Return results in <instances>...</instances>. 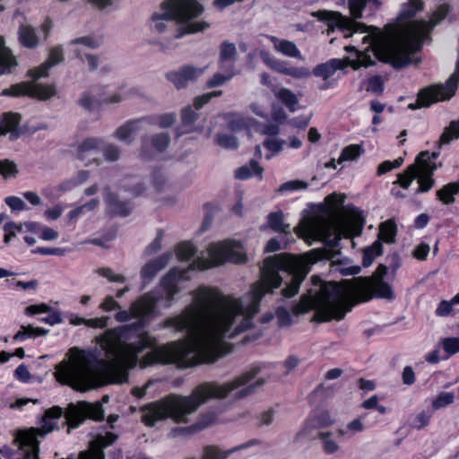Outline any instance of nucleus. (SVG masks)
I'll return each mask as SVG.
<instances>
[{
	"label": "nucleus",
	"mask_w": 459,
	"mask_h": 459,
	"mask_svg": "<svg viewBox=\"0 0 459 459\" xmlns=\"http://www.w3.org/2000/svg\"><path fill=\"white\" fill-rule=\"evenodd\" d=\"M146 125L143 117L130 120L126 122L125 125L119 126L114 135L117 137L119 141L125 142L126 143H131L133 141V135L142 130H145Z\"/></svg>",
	"instance_id": "4be33fe9"
},
{
	"label": "nucleus",
	"mask_w": 459,
	"mask_h": 459,
	"mask_svg": "<svg viewBox=\"0 0 459 459\" xmlns=\"http://www.w3.org/2000/svg\"><path fill=\"white\" fill-rule=\"evenodd\" d=\"M209 259L197 258L190 265L191 269L204 270L212 266H217L225 262L242 264L246 262V255L241 252V247L238 242L225 240L222 242L210 245L208 248Z\"/></svg>",
	"instance_id": "0eeeda50"
},
{
	"label": "nucleus",
	"mask_w": 459,
	"mask_h": 459,
	"mask_svg": "<svg viewBox=\"0 0 459 459\" xmlns=\"http://www.w3.org/2000/svg\"><path fill=\"white\" fill-rule=\"evenodd\" d=\"M442 344L444 350L450 354H455L459 351L458 338H446L443 340Z\"/></svg>",
	"instance_id": "e2e57ef3"
},
{
	"label": "nucleus",
	"mask_w": 459,
	"mask_h": 459,
	"mask_svg": "<svg viewBox=\"0 0 459 459\" xmlns=\"http://www.w3.org/2000/svg\"><path fill=\"white\" fill-rule=\"evenodd\" d=\"M403 162V158H398L394 161L386 160L382 162L377 169V173L379 175L385 174L394 169L399 168Z\"/></svg>",
	"instance_id": "6e6d98bb"
},
{
	"label": "nucleus",
	"mask_w": 459,
	"mask_h": 459,
	"mask_svg": "<svg viewBox=\"0 0 459 459\" xmlns=\"http://www.w3.org/2000/svg\"><path fill=\"white\" fill-rule=\"evenodd\" d=\"M393 299L394 294L391 286L381 279L358 277L345 280L341 283L326 282L312 293L301 296L293 307L296 314L315 311V319L328 322L342 320L354 304L368 301L373 297Z\"/></svg>",
	"instance_id": "f03ea898"
},
{
	"label": "nucleus",
	"mask_w": 459,
	"mask_h": 459,
	"mask_svg": "<svg viewBox=\"0 0 459 459\" xmlns=\"http://www.w3.org/2000/svg\"><path fill=\"white\" fill-rule=\"evenodd\" d=\"M204 11V7L196 0H169L162 4L161 13H155L152 19L155 22V29L158 32L164 31L166 25L163 21H177L182 24L178 30L177 38L185 34H194L204 31L209 28L206 22H191L198 17Z\"/></svg>",
	"instance_id": "423d86ee"
},
{
	"label": "nucleus",
	"mask_w": 459,
	"mask_h": 459,
	"mask_svg": "<svg viewBox=\"0 0 459 459\" xmlns=\"http://www.w3.org/2000/svg\"><path fill=\"white\" fill-rule=\"evenodd\" d=\"M29 92V86L26 82L18 83L15 85H13L9 89H5L3 91V95H9L13 97H19L22 95H27Z\"/></svg>",
	"instance_id": "09e8293b"
},
{
	"label": "nucleus",
	"mask_w": 459,
	"mask_h": 459,
	"mask_svg": "<svg viewBox=\"0 0 459 459\" xmlns=\"http://www.w3.org/2000/svg\"><path fill=\"white\" fill-rule=\"evenodd\" d=\"M215 141L217 144L225 148H236L238 145L236 137L230 134H219Z\"/></svg>",
	"instance_id": "5fc2aeb1"
},
{
	"label": "nucleus",
	"mask_w": 459,
	"mask_h": 459,
	"mask_svg": "<svg viewBox=\"0 0 459 459\" xmlns=\"http://www.w3.org/2000/svg\"><path fill=\"white\" fill-rule=\"evenodd\" d=\"M216 421V414L212 411L202 414L198 420L186 428L177 429L175 431H178L180 434H194L200 430H203L209 426L212 425Z\"/></svg>",
	"instance_id": "a878e982"
},
{
	"label": "nucleus",
	"mask_w": 459,
	"mask_h": 459,
	"mask_svg": "<svg viewBox=\"0 0 459 459\" xmlns=\"http://www.w3.org/2000/svg\"><path fill=\"white\" fill-rule=\"evenodd\" d=\"M117 438V435L108 432L106 435L99 434L90 443V448L79 454L78 459H105L103 449L111 446Z\"/></svg>",
	"instance_id": "dca6fc26"
},
{
	"label": "nucleus",
	"mask_w": 459,
	"mask_h": 459,
	"mask_svg": "<svg viewBox=\"0 0 459 459\" xmlns=\"http://www.w3.org/2000/svg\"><path fill=\"white\" fill-rule=\"evenodd\" d=\"M195 247L190 243H182L178 248V255L181 260H189L195 256Z\"/></svg>",
	"instance_id": "8fccbe9b"
},
{
	"label": "nucleus",
	"mask_w": 459,
	"mask_h": 459,
	"mask_svg": "<svg viewBox=\"0 0 459 459\" xmlns=\"http://www.w3.org/2000/svg\"><path fill=\"white\" fill-rule=\"evenodd\" d=\"M234 74L232 72L229 73L226 75L221 74H215L207 82V86L210 88L222 85L227 81H230L233 77Z\"/></svg>",
	"instance_id": "4d7b16f0"
},
{
	"label": "nucleus",
	"mask_w": 459,
	"mask_h": 459,
	"mask_svg": "<svg viewBox=\"0 0 459 459\" xmlns=\"http://www.w3.org/2000/svg\"><path fill=\"white\" fill-rule=\"evenodd\" d=\"M307 187V184L301 180H291L283 183L280 188L279 192H285V191H293L298 189H305Z\"/></svg>",
	"instance_id": "13d9d810"
},
{
	"label": "nucleus",
	"mask_w": 459,
	"mask_h": 459,
	"mask_svg": "<svg viewBox=\"0 0 459 459\" xmlns=\"http://www.w3.org/2000/svg\"><path fill=\"white\" fill-rule=\"evenodd\" d=\"M423 6L424 4L421 0H409L407 3L402 5L401 13L397 18L398 22H400L398 26L388 24L385 27L384 30H380L379 28L377 29L382 32H387L389 30H398L401 27L407 24H402L403 22L414 17L419 12L423 10Z\"/></svg>",
	"instance_id": "aec40b11"
},
{
	"label": "nucleus",
	"mask_w": 459,
	"mask_h": 459,
	"mask_svg": "<svg viewBox=\"0 0 459 459\" xmlns=\"http://www.w3.org/2000/svg\"><path fill=\"white\" fill-rule=\"evenodd\" d=\"M103 145V139L99 137H89L84 139L77 147V157L86 165L91 163L100 164V160L97 157L98 152Z\"/></svg>",
	"instance_id": "a211bd4d"
},
{
	"label": "nucleus",
	"mask_w": 459,
	"mask_h": 459,
	"mask_svg": "<svg viewBox=\"0 0 459 459\" xmlns=\"http://www.w3.org/2000/svg\"><path fill=\"white\" fill-rule=\"evenodd\" d=\"M429 249L430 248L428 244L421 243L414 249L412 255L419 260H425L429 252Z\"/></svg>",
	"instance_id": "774afa93"
},
{
	"label": "nucleus",
	"mask_w": 459,
	"mask_h": 459,
	"mask_svg": "<svg viewBox=\"0 0 459 459\" xmlns=\"http://www.w3.org/2000/svg\"><path fill=\"white\" fill-rule=\"evenodd\" d=\"M99 101L95 96L89 92H84L82 94L80 99L78 100V105L82 107L83 109L87 111H93L98 106Z\"/></svg>",
	"instance_id": "37998d69"
},
{
	"label": "nucleus",
	"mask_w": 459,
	"mask_h": 459,
	"mask_svg": "<svg viewBox=\"0 0 459 459\" xmlns=\"http://www.w3.org/2000/svg\"><path fill=\"white\" fill-rule=\"evenodd\" d=\"M458 303L459 293L456 296H455L450 301H441L436 310V314L439 316H446L452 311L453 306Z\"/></svg>",
	"instance_id": "49530a36"
},
{
	"label": "nucleus",
	"mask_w": 459,
	"mask_h": 459,
	"mask_svg": "<svg viewBox=\"0 0 459 459\" xmlns=\"http://www.w3.org/2000/svg\"><path fill=\"white\" fill-rule=\"evenodd\" d=\"M459 192V183H452L443 186L437 192V195L440 201L446 204L455 202L454 195Z\"/></svg>",
	"instance_id": "c9c22d12"
},
{
	"label": "nucleus",
	"mask_w": 459,
	"mask_h": 459,
	"mask_svg": "<svg viewBox=\"0 0 459 459\" xmlns=\"http://www.w3.org/2000/svg\"><path fill=\"white\" fill-rule=\"evenodd\" d=\"M275 316L280 326L290 325L291 322V316L290 312L284 307H278Z\"/></svg>",
	"instance_id": "052dcab7"
},
{
	"label": "nucleus",
	"mask_w": 459,
	"mask_h": 459,
	"mask_svg": "<svg viewBox=\"0 0 459 459\" xmlns=\"http://www.w3.org/2000/svg\"><path fill=\"white\" fill-rule=\"evenodd\" d=\"M429 152H420L415 163L409 166L403 173L398 174V180L394 184L400 185L403 188L407 189L411 182L418 178L419 187L417 193L427 192L434 186V179L431 175L437 169L436 164L429 161Z\"/></svg>",
	"instance_id": "6e6552de"
},
{
	"label": "nucleus",
	"mask_w": 459,
	"mask_h": 459,
	"mask_svg": "<svg viewBox=\"0 0 459 459\" xmlns=\"http://www.w3.org/2000/svg\"><path fill=\"white\" fill-rule=\"evenodd\" d=\"M396 225L394 221L388 220L379 226L378 239H377L370 247L364 249L363 266H369L377 256L383 253L382 241L387 244H393L395 241Z\"/></svg>",
	"instance_id": "f8f14e48"
},
{
	"label": "nucleus",
	"mask_w": 459,
	"mask_h": 459,
	"mask_svg": "<svg viewBox=\"0 0 459 459\" xmlns=\"http://www.w3.org/2000/svg\"><path fill=\"white\" fill-rule=\"evenodd\" d=\"M105 411L100 403H89L85 401L77 403H69L65 412V424L71 428L79 427L85 419L89 418L96 421L104 419Z\"/></svg>",
	"instance_id": "1a4fd4ad"
},
{
	"label": "nucleus",
	"mask_w": 459,
	"mask_h": 459,
	"mask_svg": "<svg viewBox=\"0 0 459 459\" xmlns=\"http://www.w3.org/2000/svg\"><path fill=\"white\" fill-rule=\"evenodd\" d=\"M15 173L16 167L13 162L6 160L0 161V174L4 178L13 176Z\"/></svg>",
	"instance_id": "69168bd1"
},
{
	"label": "nucleus",
	"mask_w": 459,
	"mask_h": 459,
	"mask_svg": "<svg viewBox=\"0 0 459 459\" xmlns=\"http://www.w3.org/2000/svg\"><path fill=\"white\" fill-rule=\"evenodd\" d=\"M97 273L100 276L107 278L109 281L112 282H120L123 283L126 281V277L122 274L115 273L110 268L102 267L97 270Z\"/></svg>",
	"instance_id": "3c124183"
},
{
	"label": "nucleus",
	"mask_w": 459,
	"mask_h": 459,
	"mask_svg": "<svg viewBox=\"0 0 459 459\" xmlns=\"http://www.w3.org/2000/svg\"><path fill=\"white\" fill-rule=\"evenodd\" d=\"M203 72L204 70L201 68L185 65L177 71L168 73L166 77L178 90H180L195 82Z\"/></svg>",
	"instance_id": "f3484780"
},
{
	"label": "nucleus",
	"mask_w": 459,
	"mask_h": 459,
	"mask_svg": "<svg viewBox=\"0 0 459 459\" xmlns=\"http://www.w3.org/2000/svg\"><path fill=\"white\" fill-rule=\"evenodd\" d=\"M13 444L17 450L4 452L7 459H28L29 458V430L19 429L14 433Z\"/></svg>",
	"instance_id": "412c9836"
},
{
	"label": "nucleus",
	"mask_w": 459,
	"mask_h": 459,
	"mask_svg": "<svg viewBox=\"0 0 459 459\" xmlns=\"http://www.w3.org/2000/svg\"><path fill=\"white\" fill-rule=\"evenodd\" d=\"M64 59L62 48L58 46L54 47L49 50L48 56L44 63L52 68L53 66L61 64Z\"/></svg>",
	"instance_id": "c03bdc74"
},
{
	"label": "nucleus",
	"mask_w": 459,
	"mask_h": 459,
	"mask_svg": "<svg viewBox=\"0 0 459 459\" xmlns=\"http://www.w3.org/2000/svg\"><path fill=\"white\" fill-rule=\"evenodd\" d=\"M348 59H331L326 63L320 64L316 65L313 70V74L315 76L320 77L325 81V83L320 87L321 90H326L330 87L331 83L328 82V79L333 75V74L340 69L344 68L348 65Z\"/></svg>",
	"instance_id": "6ab92c4d"
},
{
	"label": "nucleus",
	"mask_w": 459,
	"mask_h": 459,
	"mask_svg": "<svg viewBox=\"0 0 459 459\" xmlns=\"http://www.w3.org/2000/svg\"><path fill=\"white\" fill-rule=\"evenodd\" d=\"M30 231L38 235V237L45 241H52L58 238L59 233L57 230L43 226L39 223H30Z\"/></svg>",
	"instance_id": "473e14b6"
},
{
	"label": "nucleus",
	"mask_w": 459,
	"mask_h": 459,
	"mask_svg": "<svg viewBox=\"0 0 459 459\" xmlns=\"http://www.w3.org/2000/svg\"><path fill=\"white\" fill-rule=\"evenodd\" d=\"M459 137V119L454 120L446 127L439 139V144H447Z\"/></svg>",
	"instance_id": "58836bf2"
},
{
	"label": "nucleus",
	"mask_w": 459,
	"mask_h": 459,
	"mask_svg": "<svg viewBox=\"0 0 459 459\" xmlns=\"http://www.w3.org/2000/svg\"><path fill=\"white\" fill-rule=\"evenodd\" d=\"M143 119L146 128L153 125H158L160 128H169L174 125L176 117L173 114H164L160 116L144 117Z\"/></svg>",
	"instance_id": "7c9ffc66"
},
{
	"label": "nucleus",
	"mask_w": 459,
	"mask_h": 459,
	"mask_svg": "<svg viewBox=\"0 0 459 459\" xmlns=\"http://www.w3.org/2000/svg\"><path fill=\"white\" fill-rule=\"evenodd\" d=\"M368 91L381 92L383 91V82L380 76H373L368 80Z\"/></svg>",
	"instance_id": "0e129e2a"
},
{
	"label": "nucleus",
	"mask_w": 459,
	"mask_h": 459,
	"mask_svg": "<svg viewBox=\"0 0 459 459\" xmlns=\"http://www.w3.org/2000/svg\"><path fill=\"white\" fill-rule=\"evenodd\" d=\"M364 223L361 212L355 208L348 211L342 223L324 216L304 218L294 228L295 233L309 244L322 240L327 247L316 248L299 256L282 253L265 258L260 280L243 298L200 288L193 303L182 314L167 318L163 324L164 327L185 333L187 340L158 345L156 338L143 331V324L138 321L104 333L100 345L108 360L72 348L69 359L64 360V385L86 391L104 383H124L127 381L126 369L137 363L141 368L170 363L192 367L215 361L225 339L252 326V317L258 312L262 299L281 286L283 278L280 272L290 278L281 295L291 298L298 293L310 265L323 259L339 261L341 251L337 247L341 238L359 235Z\"/></svg>",
	"instance_id": "f257e3e1"
},
{
	"label": "nucleus",
	"mask_w": 459,
	"mask_h": 459,
	"mask_svg": "<svg viewBox=\"0 0 459 459\" xmlns=\"http://www.w3.org/2000/svg\"><path fill=\"white\" fill-rule=\"evenodd\" d=\"M459 76V57L456 64L455 74L446 82L445 85L439 84L429 87L421 91L419 94L418 100L415 104H410L409 108L415 109L420 107H429L432 103L439 100L450 99L457 86V77Z\"/></svg>",
	"instance_id": "9d476101"
},
{
	"label": "nucleus",
	"mask_w": 459,
	"mask_h": 459,
	"mask_svg": "<svg viewBox=\"0 0 459 459\" xmlns=\"http://www.w3.org/2000/svg\"><path fill=\"white\" fill-rule=\"evenodd\" d=\"M275 96L289 108L290 111L293 112L295 110V106L298 104L299 100L290 90L282 88L275 93Z\"/></svg>",
	"instance_id": "e433bc0d"
},
{
	"label": "nucleus",
	"mask_w": 459,
	"mask_h": 459,
	"mask_svg": "<svg viewBox=\"0 0 459 459\" xmlns=\"http://www.w3.org/2000/svg\"><path fill=\"white\" fill-rule=\"evenodd\" d=\"M263 169L258 165L255 160H251L248 165L238 168L235 171V176L238 179H247L250 178L252 175H258L260 178L262 176Z\"/></svg>",
	"instance_id": "72a5a7b5"
},
{
	"label": "nucleus",
	"mask_w": 459,
	"mask_h": 459,
	"mask_svg": "<svg viewBox=\"0 0 459 459\" xmlns=\"http://www.w3.org/2000/svg\"><path fill=\"white\" fill-rule=\"evenodd\" d=\"M281 212H272L268 215V224L272 230L281 233H288L290 225L284 223Z\"/></svg>",
	"instance_id": "f704fd0d"
},
{
	"label": "nucleus",
	"mask_w": 459,
	"mask_h": 459,
	"mask_svg": "<svg viewBox=\"0 0 459 459\" xmlns=\"http://www.w3.org/2000/svg\"><path fill=\"white\" fill-rule=\"evenodd\" d=\"M316 437L321 440L322 447L325 454L333 455L340 450L339 444L333 438V432L319 431Z\"/></svg>",
	"instance_id": "c756f323"
},
{
	"label": "nucleus",
	"mask_w": 459,
	"mask_h": 459,
	"mask_svg": "<svg viewBox=\"0 0 459 459\" xmlns=\"http://www.w3.org/2000/svg\"><path fill=\"white\" fill-rule=\"evenodd\" d=\"M33 254H40L43 255H64L65 249L60 247H38L31 251Z\"/></svg>",
	"instance_id": "680f3d73"
},
{
	"label": "nucleus",
	"mask_w": 459,
	"mask_h": 459,
	"mask_svg": "<svg viewBox=\"0 0 459 459\" xmlns=\"http://www.w3.org/2000/svg\"><path fill=\"white\" fill-rule=\"evenodd\" d=\"M310 71L306 67H288L286 75H290L296 79H304L310 76Z\"/></svg>",
	"instance_id": "bf43d9fd"
},
{
	"label": "nucleus",
	"mask_w": 459,
	"mask_h": 459,
	"mask_svg": "<svg viewBox=\"0 0 459 459\" xmlns=\"http://www.w3.org/2000/svg\"><path fill=\"white\" fill-rule=\"evenodd\" d=\"M184 277V273L177 269L170 270L168 274L162 278L161 285L166 291L167 298L171 299L178 292L177 281Z\"/></svg>",
	"instance_id": "bb28decb"
},
{
	"label": "nucleus",
	"mask_w": 459,
	"mask_h": 459,
	"mask_svg": "<svg viewBox=\"0 0 459 459\" xmlns=\"http://www.w3.org/2000/svg\"><path fill=\"white\" fill-rule=\"evenodd\" d=\"M171 257L172 255L170 253H166L145 264L141 270V276L143 281L148 282L152 281L160 270L168 265Z\"/></svg>",
	"instance_id": "5701e85b"
},
{
	"label": "nucleus",
	"mask_w": 459,
	"mask_h": 459,
	"mask_svg": "<svg viewBox=\"0 0 459 459\" xmlns=\"http://www.w3.org/2000/svg\"><path fill=\"white\" fill-rule=\"evenodd\" d=\"M198 114L193 107L187 106L181 112L182 122L186 126H192L197 119Z\"/></svg>",
	"instance_id": "864d4df0"
},
{
	"label": "nucleus",
	"mask_w": 459,
	"mask_h": 459,
	"mask_svg": "<svg viewBox=\"0 0 459 459\" xmlns=\"http://www.w3.org/2000/svg\"><path fill=\"white\" fill-rule=\"evenodd\" d=\"M50 69L51 68L45 63L34 69H30V80L32 82H39L42 78H47L49 74Z\"/></svg>",
	"instance_id": "603ef678"
},
{
	"label": "nucleus",
	"mask_w": 459,
	"mask_h": 459,
	"mask_svg": "<svg viewBox=\"0 0 459 459\" xmlns=\"http://www.w3.org/2000/svg\"><path fill=\"white\" fill-rule=\"evenodd\" d=\"M454 394L452 393H441L432 402V407L434 410H439L444 408L454 402Z\"/></svg>",
	"instance_id": "de8ad7c7"
},
{
	"label": "nucleus",
	"mask_w": 459,
	"mask_h": 459,
	"mask_svg": "<svg viewBox=\"0 0 459 459\" xmlns=\"http://www.w3.org/2000/svg\"><path fill=\"white\" fill-rule=\"evenodd\" d=\"M170 143V135L167 132L145 135L142 138L141 156L149 160L157 152H164Z\"/></svg>",
	"instance_id": "2eb2a0df"
},
{
	"label": "nucleus",
	"mask_w": 459,
	"mask_h": 459,
	"mask_svg": "<svg viewBox=\"0 0 459 459\" xmlns=\"http://www.w3.org/2000/svg\"><path fill=\"white\" fill-rule=\"evenodd\" d=\"M17 65L15 57L9 48L4 46V39L0 36V74L9 72Z\"/></svg>",
	"instance_id": "c85d7f7f"
},
{
	"label": "nucleus",
	"mask_w": 459,
	"mask_h": 459,
	"mask_svg": "<svg viewBox=\"0 0 459 459\" xmlns=\"http://www.w3.org/2000/svg\"><path fill=\"white\" fill-rule=\"evenodd\" d=\"M335 419L327 410H317L313 411L305 421L302 429L297 434L296 439L301 437L316 438L314 432L317 429L332 426Z\"/></svg>",
	"instance_id": "ddd939ff"
},
{
	"label": "nucleus",
	"mask_w": 459,
	"mask_h": 459,
	"mask_svg": "<svg viewBox=\"0 0 459 459\" xmlns=\"http://www.w3.org/2000/svg\"><path fill=\"white\" fill-rule=\"evenodd\" d=\"M20 123V116L15 113H6L0 117V135L7 132L13 133Z\"/></svg>",
	"instance_id": "2f4dec72"
},
{
	"label": "nucleus",
	"mask_w": 459,
	"mask_h": 459,
	"mask_svg": "<svg viewBox=\"0 0 459 459\" xmlns=\"http://www.w3.org/2000/svg\"><path fill=\"white\" fill-rule=\"evenodd\" d=\"M237 49L234 43L224 41L220 47V62L223 64L227 61H235Z\"/></svg>",
	"instance_id": "ea45409f"
},
{
	"label": "nucleus",
	"mask_w": 459,
	"mask_h": 459,
	"mask_svg": "<svg viewBox=\"0 0 459 459\" xmlns=\"http://www.w3.org/2000/svg\"><path fill=\"white\" fill-rule=\"evenodd\" d=\"M269 39L273 42L274 49L282 55L290 57L302 58L300 52L294 42L287 39H279L274 36H270Z\"/></svg>",
	"instance_id": "cd10ccee"
},
{
	"label": "nucleus",
	"mask_w": 459,
	"mask_h": 459,
	"mask_svg": "<svg viewBox=\"0 0 459 459\" xmlns=\"http://www.w3.org/2000/svg\"><path fill=\"white\" fill-rule=\"evenodd\" d=\"M361 148L359 145L357 144H351L349 146H346L340 155V158L338 160L339 163H342L346 160H356L361 153Z\"/></svg>",
	"instance_id": "79ce46f5"
},
{
	"label": "nucleus",
	"mask_w": 459,
	"mask_h": 459,
	"mask_svg": "<svg viewBox=\"0 0 459 459\" xmlns=\"http://www.w3.org/2000/svg\"><path fill=\"white\" fill-rule=\"evenodd\" d=\"M5 203L13 211H21L25 208V203L19 197L10 196L5 199Z\"/></svg>",
	"instance_id": "338daca9"
},
{
	"label": "nucleus",
	"mask_w": 459,
	"mask_h": 459,
	"mask_svg": "<svg viewBox=\"0 0 459 459\" xmlns=\"http://www.w3.org/2000/svg\"><path fill=\"white\" fill-rule=\"evenodd\" d=\"M449 13L448 5L439 6L433 13L429 22L419 20L408 22L398 30L382 32L371 28L377 40V53L385 59L392 60V65L401 68L415 62L411 55L421 48L423 41L429 38L432 28L438 24Z\"/></svg>",
	"instance_id": "20e7f679"
},
{
	"label": "nucleus",
	"mask_w": 459,
	"mask_h": 459,
	"mask_svg": "<svg viewBox=\"0 0 459 459\" xmlns=\"http://www.w3.org/2000/svg\"><path fill=\"white\" fill-rule=\"evenodd\" d=\"M56 94L55 84H43L39 82L30 80V98H36L39 100L46 101Z\"/></svg>",
	"instance_id": "393cba45"
},
{
	"label": "nucleus",
	"mask_w": 459,
	"mask_h": 459,
	"mask_svg": "<svg viewBox=\"0 0 459 459\" xmlns=\"http://www.w3.org/2000/svg\"><path fill=\"white\" fill-rule=\"evenodd\" d=\"M348 7L350 10V13L352 16L353 20L342 15L337 12H330V11H318L316 13H313V15L318 18L320 21H324L326 22L328 26V33L330 30H333L335 27L340 28L343 30L351 31L350 36H353L354 33L358 32H367L368 35L363 36L362 41L364 44L369 43L368 47H366L362 50H358L354 46L346 47L345 49L347 51L354 50L357 53V58L354 60L348 59L349 65H351L354 70L359 69L360 66L368 67L370 65H375V61L372 59V56L375 58L392 64V60H387L384 58V56H380L378 53H377V40L376 37L371 30V28H376L375 26H368L364 23H359L355 22L354 20L360 19L362 17V12L367 6V4L369 0H347ZM346 37H349V34H346Z\"/></svg>",
	"instance_id": "39448f33"
},
{
	"label": "nucleus",
	"mask_w": 459,
	"mask_h": 459,
	"mask_svg": "<svg viewBox=\"0 0 459 459\" xmlns=\"http://www.w3.org/2000/svg\"><path fill=\"white\" fill-rule=\"evenodd\" d=\"M158 299L151 294H146L140 298L138 300L134 302L130 310L119 311L115 315V318L117 322H126L131 317H142L152 314L156 307Z\"/></svg>",
	"instance_id": "4468645a"
},
{
	"label": "nucleus",
	"mask_w": 459,
	"mask_h": 459,
	"mask_svg": "<svg viewBox=\"0 0 459 459\" xmlns=\"http://www.w3.org/2000/svg\"><path fill=\"white\" fill-rule=\"evenodd\" d=\"M230 451H221L216 446H207L204 449L202 459H226Z\"/></svg>",
	"instance_id": "a18cd8bd"
},
{
	"label": "nucleus",
	"mask_w": 459,
	"mask_h": 459,
	"mask_svg": "<svg viewBox=\"0 0 459 459\" xmlns=\"http://www.w3.org/2000/svg\"><path fill=\"white\" fill-rule=\"evenodd\" d=\"M63 414V410L59 406H54L45 411L44 416L37 428L30 427V459H39V438H43L56 427V420Z\"/></svg>",
	"instance_id": "9b49d317"
},
{
	"label": "nucleus",
	"mask_w": 459,
	"mask_h": 459,
	"mask_svg": "<svg viewBox=\"0 0 459 459\" xmlns=\"http://www.w3.org/2000/svg\"><path fill=\"white\" fill-rule=\"evenodd\" d=\"M100 151L102 152L105 160L108 162H115L118 160L121 155V150L118 146L113 143H105L104 141L103 145L100 147Z\"/></svg>",
	"instance_id": "a19ab883"
},
{
	"label": "nucleus",
	"mask_w": 459,
	"mask_h": 459,
	"mask_svg": "<svg viewBox=\"0 0 459 459\" xmlns=\"http://www.w3.org/2000/svg\"><path fill=\"white\" fill-rule=\"evenodd\" d=\"M104 200L109 212L114 215L126 216L132 210L130 204L120 201L116 194L111 193L109 187L104 189Z\"/></svg>",
	"instance_id": "b1692460"
},
{
	"label": "nucleus",
	"mask_w": 459,
	"mask_h": 459,
	"mask_svg": "<svg viewBox=\"0 0 459 459\" xmlns=\"http://www.w3.org/2000/svg\"><path fill=\"white\" fill-rule=\"evenodd\" d=\"M260 57L271 69L278 73L286 74L288 66L285 62L275 59L274 57L271 56V55L266 51H261Z\"/></svg>",
	"instance_id": "4c0bfd02"
},
{
	"label": "nucleus",
	"mask_w": 459,
	"mask_h": 459,
	"mask_svg": "<svg viewBox=\"0 0 459 459\" xmlns=\"http://www.w3.org/2000/svg\"><path fill=\"white\" fill-rule=\"evenodd\" d=\"M259 366L253 367L233 380L222 385L204 383L196 386L190 395H170L143 408V421L153 426L156 421L170 418L176 423H186L188 416L211 398L222 399L231 392L250 382L259 372Z\"/></svg>",
	"instance_id": "7ed1b4c3"
}]
</instances>
